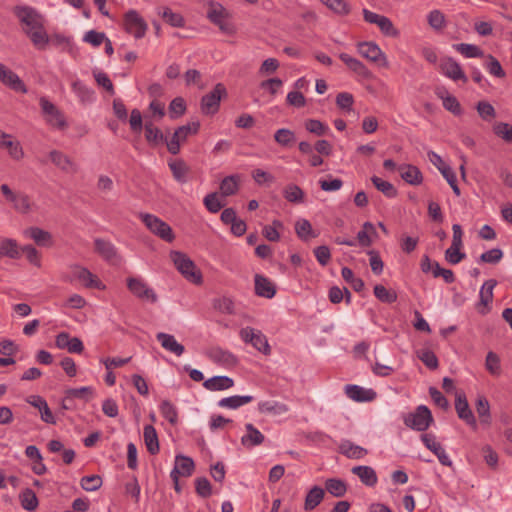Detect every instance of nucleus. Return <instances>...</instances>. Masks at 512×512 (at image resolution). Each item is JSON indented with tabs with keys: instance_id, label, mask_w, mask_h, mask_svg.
<instances>
[{
	"instance_id": "1",
	"label": "nucleus",
	"mask_w": 512,
	"mask_h": 512,
	"mask_svg": "<svg viewBox=\"0 0 512 512\" xmlns=\"http://www.w3.org/2000/svg\"><path fill=\"white\" fill-rule=\"evenodd\" d=\"M170 259L183 277L193 284L202 283V273L194 262L183 252L171 251Z\"/></svg>"
},
{
	"instance_id": "2",
	"label": "nucleus",
	"mask_w": 512,
	"mask_h": 512,
	"mask_svg": "<svg viewBox=\"0 0 512 512\" xmlns=\"http://www.w3.org/2000/svg\"><path fill=\"white\" fill-rule=\"evenodd\" d=\"M139 218L146 228L161 240L171 243L175 239V234L171 226L161 218L150 213H140Z\"/></svg>"
},
{
	"instance_id": "3",
	"label": "nucleus",
	"mask_w": 512,
	"mask_h": 512,
	"mask_svg": "<svg viewBox=\"0 0 512 512\" xmlns=\"http://www.w3.org/2000/svg\"><path fill=\"white\" fill-rule=\"evenodd\" d=\"M200 129V123L192 122L178 127L170 140L166 141L168 151L177 155L180 152L181 143L185 142L189 135L197 134Z\"/></svg>"
},
{
	"instance_id": "4",
	"label": "nucleus",
	"mask_w": 512,
	"mask_h": 512,
	"mask_svg": "<svg viewBox=\"0 0 512 512\" xmlns=\"http://www.w3.org/2000/svg\"><path fill=\"white\" fill-rule=\"evenodd\" d=\"M14 15L20 23L24 25V29H36L43 24V16L33 7L18 5L13 9Z\"/></svg>"
},
{
	"instance_id": "5",
	"label": "nucleus",
	"mask_w": 512,
	"mask_h": 512,
	"mask_svg": "<svg viewBox=\"0 0 512 512\" xmlns=\"http://www.w3.org/2000/svg\"><path fill=\"white\" fill-rule=\"evenodd\" d=\"M226 95V88L223 84L218 83L214 89L204 95L201 99V112L205 115H214L218 112L220 101Z\"/></svg>"
},
{
	"instance_id": "6",
	"label": "nucleus",
	"mask_w": 512,
	"mask_h": 512,
	"mask_svg": "<svg viewBox=\"0 0 512 512\" xmlns=\"http://www.w3.org/2000/svg\"><path fill=\"white\" fill-rule=\"evenodd\" d=\"M240 337L245 343H250L255 349L265 355L271 352L266 336L260 331L251 327H245L240 330Z\"/></svg>"
},
{
	"instance_id": "7",
	"label": "nucleus",
	"mask_w": 512,
	"mask_h": 512,
	"mask_svg": "<svg viewBox=\"0 0 512 512\" xmlns=\"http://www.w3.org/2000/svg\"><path fill=\"white\" fill-rule=\"evenodd\" d=\"M127 287L129 291L137 298L156 303L158 300L155 291L139 277H129L127 279Z\"/></svg>"
},
{
	"instance_id": "8",
	"label": "nucleus",
	"mask_w": 512,
	"mask_h": 512,
	"mask_svg": "<svg viewBox=\"0 0 512 512\" xmlns=\"http://www.w3.org/2000/svg\"><path fill=\"white\" fill-rule=\"evenodd\" d=\"M357 48L359 54L362 57L377 64L380 67L388 66L387 58L377 44L373 42H363L359 43Z\"/></svg>"
},
{
	"instance_id": "9",
	"label": "nucleus",
	"mask_w": 512,
	"mask_h": 512,
	"mask_svg": "<svg viewBox=\"0 0 512 512\" xmlns=\"http://www.w3.org/2000/svg\"><path fill=\"white\" fill-rule=\"evenodd\" d=\"M124 23L126 31L132 34L136 39L144 37L147 24L137 11H128L124 17Z\"/></svg>"
},
{
	"instance_id": "10",
	"label": "nucleus",
	"mask_w": 512,
	"mask_h": 512,
	"mask_svg": "<svg viewBox=\"0 0 512 512\" xmlns=\"http://www.w3.org/2000/svg\"><path fill=\"white\" fill-rule=\"evenodd\" d=\"M363 17L366 22L377 25L381 32L386 36L393 37L398 34L392 21L384 15L377 14L368 9H363Z\"/></svg>"
},
{
	"instance_id": "11",
	"label": "nucleus",
	"mask_w": 512,
	"mask_h": 512,
	"mask_svg": "<svg viewBox=\"0 0 512 512\" xmlns=\"http://www.w3.org/2000/svg\"><path fill=\"white\" fill-rule=\"evenodd\" d=\"M455 410L458 417L465 421L467 425L472 427L474 430L477 428V421L469 407L466 395L464 393H457L455 398Z\"/></svg>"
},
{
	"instance_id": "12",
	"label": "nucleus",
	"mask_w": 512,
	"mask_h": 512,
	"mask_svg": "<svg viewBox=\"0 0 512 512\" xmlns=\"http://www.w3.org/2000/svg\"><path fill=\"white\" fill-rule=\"evenodd\" d=\"M441 73L452 79L453 81L461 80L463 83L468 81L467 76L463 72L459 63H457L452 57L443 58L440 62Z\"/></svg>"
},
{
	"instance_id": "13",
	"label": "nucleus",
	"mask_w": 512,
	"mask_h": 512,
	"mask_svg": "<svg viewBox=\"0 0 512 512\" xmlns=\"http://www.w3.org/2000/svg\"><path fill=\"white\" fill-rule=\"evenodd\" d=\"M0 82L16 92L25 94L28 91L20 77L2 63H0Z\"/></svg>"
},
{
	"instance_id": "14",
	"label": "nucleus",
	"mask_w": 512,
	"mask_h": 512,
	"mask_svg": "<svg viewBox=\"0 0 512 512\" xmlns=\"http://www.w3.org/2000/svg\"><path fill=\"white\" fill-rule=\"evenodd\" d=\"M95 251L106 261L110 263H117L120 257L117 248L108 240L97 238L94 240Z\"/></svg>"
},
{
	"instance_id": "15",
	"label": "nucleus",
	"mask_w": 512,
	"mask_h": 512,
	"mask_svg": "<svg viewBox=\"0 0 512 512\" xmlns=\"http://www.w3.org/2000/svg\"><path fill=\"white\" fill-rule=\"evenodd\" d=\"M55 344L59 349H67L70 353H81L84 350L82 341L77 337L71 338L66 332L56 336Z\"/></svg>"
},
{
	"instance_id": "16",
	"label": "nucleus",
	"mask_w": 512,
	"mask_h": 512,
	"mask_svg": "<svg viewBox=\"0 0 512 512\" xmlns=\"http://www.w3.org/2000/svg\"><path fill=\"white\" fill-rule=\"evenodd\" d=\"M51 162L60 170L66 173H76L78 170L77 165L70 159L69 156L59 150H52L49 153Z\"/></svg>"
},
{
	"instance_id": "17",
	"label": "nucleus",
	"mask_w": 512,
	"mask_h": 512,
	"mask_svg": "<svg viewBox=\"0 0 512 512\" xmlns=\"http://www.w3.org/2000/svg\"><path fill=\"white\" fill-rule=\"evenodd\" d=\"M345 393L348 398L357 402L372 401L376 397V392L372 389H364L363 387L353 384L345 386Z\"/></svg>"
},
{
	"instance_id": "18",
	"label": "nucleus",
	"mask_w": 512,
	"mask_h": 512,
	"mask_svg": "<svg viewBox=\"0 0 512 512\" xmlns=\"http://www.w3.org/2000/svg\"><path fill=\"white\" fill-rule=\"evenodd\" d=\"M0 146L6 148L14 160H20L24 156L20 142L12 140V136L2 130H0Z\"/></svg>"
},
{
	"instance_id": "19",
	"label": "nucleus",
	"mask_w": 512,
	"mask_h": 512,
	"mask_svg": "<svg viewBox=\"0 0 512 512\" xmlns=\"http://www.w3.org/2000/svg\"><path fill=\"white\" fill-rule=\"evenodd\" d=\"M208 357L214 363L224 366H234L237 363V358L234 354L220 347L211 348L208 352Z\"/></svg>"
},
{
	"instance_id": "20",
	"label": "nucleus",
	"mask_w": 512,
	"mask_h": 512,
	"mask_svg": "<svg viewBox=\"0 0 512 512\" xmlns=\"http://www.w3.org/2000/svg\"><path fill=\"white\" fill-rule=\"evenodd\" d=\"M338 451L349 459H362L368 453L367 449L354 444L350 440H342L338 446Z\"/></svg>"
},
{
	"instance_id": "21",
	"label": "nucleus",
	"mask_w": 512,
	"mask_h": 512,
	"mask_svg": "<svg viewBox=\"0 0 512 512\" xmlns=\"http://www.w3.org/2000/svg\"><path fill=\"white\" fill-rule=\"evenodd\" d=\"M156 339L160 342L162 348L176 356H181L185 351L184 346L178 343L176 338L171 334L159 332L156 334Z\"/></svg>"
},
{
	"instance_id": "22",
	"label": "nucleus",
	"mask_w": 512,
	"mask_h": 512,
	"mask_svg": "<svg viewBox=\"0 0 512 512\" xmlns=\"http://www.w3.org/2000/svg\"><path fill=\"white\" fill-rule=\"evenodd\" d=\"M246 434L241 437V444L244 447L252 448L261 445L264 442V435L254 427L253 424L247 423L245 425Z\"/></svg>"
},
{
	"instance_id": "23",
	"label": "nucleus",
	"mask_w": 512,
	"mask_h": 512,
	"mask_svg": "<svg viewBox=\"0 0 512 512\" xmlns=\"http://www.w3.org/2000/svg\"><path fill=\"white\" fill-rule=\"evenodd\" d=\"M194 468L195 464L191 457L177 455L175 457V465L171 473L183 477H189L192 475Z\"/></svg>"
},
{
	"instance_id": "24",
	"label": "nucleus",
	"mask_w": 512,
	"mask_h": 512,
	"mask_svg": "<svg viewBox=\"0 0 512 512\" xmlns=\"http://www.w3.org/2000/svg\"><path fill=\"white\" fill-rule=\"evenodd\" d=\"M255 293L256 295L264 298L271 299L276 294L274 284L266 277L256 274L255 275Z\"/></svg>"
},
{
	"instance_id": "25",
	"label": "nucleus",
	"mask_w": 512,
	"mask_h": 512,
	"mask_svg": "<svg viewBox=\"0 0 512 512\" xmlns=\"http://www.w3.org/2000/svg\"><path fill=\"white\" fill-rule=\"evenodd\" d=\"M24 32L30 38L33 45L39 50L45 49L49 43V36L45 31L44 23L36 29H24Z\"/></svg>"
},
{
	"instance_id": "26",
	"label": "nucleus",
	"mask_w": 512,
	"mask_h": 512,
	"mask_svg": "<svg viewBox=\"0 0 512 512\" xmlns=\"http://www.w3.org/2000/svg\"><path fill=\"white\" fill-rule=\"evenodd\" d=\"M339 58L343 63L354 73L358 74L363 78H369L371 73L367 67L358 59L350 56L347 53H340Z\"/></svg>"
},
{
	"instance_id": "27",
	"label": "nucleus",
	"mask_w": 512,
	"mask_h": 512,
	"mask_svg": "<svg viewBox=\"0 0 512 512\" xmlns=\"http://www.w3.org/2000/svg\"><path fill=\"white\" fill-rule=\"evenodd\" d=\"M203 386L209 391H222L233 387L234 380L228 376H214L205 380Z\"/></svg>"
},
{
	"instance_id": "28",
	"label": "nucleus",
	"mask_w": 512,
	"mask_h": 512,
	"mask_svg": "<svg viewBox=\"0 0 512 512\" xmlns=\"http://www.w3.org/2000/svg\"><path fill=\"white\" fill-rule=\"evenodd\" d=\"M325 490L320 486H313L306 494L304 501V510H314L324 499Z\"/></svg>"
},
{
	"instance_id": "29",
	"label": "nucleus",
	"mask_w": 512,
	"mask_h": 512,
	"mask_svg": "<svg viewBox=\"0 0 512 512\" xmlns=\"http://www.w3.org/2000/svg\"><path fill=\"white\" fill-rule=\"evenodd\" d=\"M174 179L183 184L188 181V174L190 172L189 166L182 159H176L168 163Z\"/></svg>"
},
{
	"instance_id": "30",
	"label": "nucleus",
	"mask_w": 512,
	"mask_h": 512,
	"mask_svg": "<svg viewBox=\"0 0 512 512\" xmlns=\"http://www.w3.org/2000/svg\"><path fill=\"white\" fill-rule=\"evenodd\" d=\"M352 473L357 475L366 486L373 487L377 483L376 472L370 466H355L352 468Z\"/></svg>"
},
{
	"instance_id": "31",
	"label": "nucleus",
	"mask_w": 512,
	"mask_h": 512,
	"mask_svg": "<svg viewBox=\"0 0 512 512\" xmlns=\"http://www.w3.org/2000/svg\"><path fill=\"white\" fill-rule=\"evenodd\" d=\"M145 139L152 146H157L161 143H166L167 138L163 135L162 131L154 126L152 121H146L144 125Z\"/></svg>"
},
{
	"instance_id": "32",
	"label": "nucleus",
	"mask_w": 512,
	"mask_h": 512,
	"mask_svg": "<svg viewBox=\"0 0 512 512\" xmlns=\"http://www.w3.org/2000/svg\"><path fill=\"white\" fill-rule=\"evenodd\" d=\"M24 234L39 246H48L52 243L51 234L39 227H30L24 231Z\"/></svg>"
},
{
	"instance_id": "33",
	"label": "nucleus",
	"mask_w": 512,
	"mask_h": 512,
	"mask_svg": "<svg viewBox=\"0 0 512 512\" xmlns=\"http://www.w3.org/2000/svg\"><path fill=\"white\" fill-rule=\"evenodd\" d=\"M143 437L148 452L151 455L157 454L159 452V441L156 429L152 425H145Z\"/></svg>"
},
{
	"instance_id": "34",
	"label": "nucleus",
	"mask_w": 512,
	"mask_h": 512,
	"mask_svg": "<svg viewBox=\"0 0 512 512\" xmlns=\"http://www.w3.org/2000/svg\"><path fill=\"white\" fill-rule=\"evenodd\" d=\"M253 399H254V397L250 396V395H244V396L233 395L230 397L222 398L218 402V406L222 407V408H228V409H237L245 404L252 402Z\"/></svg>"
},
{
	"instance_id": "35",
	"label": "nucleus",
	"mask_w": 512,
	"mask_h": 512,
	"mask_svg": "<svg viewBox=\"0 0 512 512\" xmlns=\"http://www.w3.org/2000/svg\"><path fill=\"white\" fill-rule=\"evenodd\" d=\"M375 226L371 222H365L362 229L357 233V240L360 246L369 247L372 244V236H376Z\"/></svg>"
},
{
	"instance_id": "36",
	"label": "nucleus",
	"mask_w": 512,
	"mask_h": 512,
	"mask_svg": "<svg viewBox=\"0 0 512 512\" xmlns=\"http://www.w3.org/2000/svg\"><path fill=\"white\" fill-rule=\"evenodd\" d=\"M261 413H269L273 415H281L286 413L289 408L286 404L277 401H263L258 404Z\"/></svg>"
},
{
	"instance_id": "37",
	"label": "nucleus",
	"mask_w": 512,
	"mask_h": 512,
	"mask_svg": "<svg viewBox=\"0 0 512 512\" xmlns=\"http://www.w3.org/2000/svg\"><path fill=\"white\" fill-rule=\"evenodd\" d=\"M325 489L334 497H343L347 492V485L341 479L329 478L325 481Z\"/></svg>"
},
{
	"instance_id": "38",
	"label": "nucleus",
	"mask_w": 512,
	"mask_h": 512,
	"mask_svg": "<svg viewBox=\"0 0 512 512\" xmlns=\"http://www.w3.org/2000/svg\"><path fill=\"white\" fill-rule=\"evenodd\" d=\"M497 285L495 279H489L484 282L479 291V303L478 305L487 306L493 300V289Z\"/></svg>"
},
{
	"instance_id": "39",
	"label": "nucleus",
	"mask_w": 512,
	"mask_h": 512,
	"mask_svg": "<svg viewBox=\"0 0 512 512\" xmlns=\"http://www.w3.org/2000/svg\"><path fill=\"white\" fill-rule=\"evenodd\" d=\"M295 232L303 241H308L309 239L317 236L312 229L311 223L306 219H300L295 223Z\"/></svg>"
},
{
	"instance_id": "40",
	"label": "nucleus",
	"mask_w": 512,
	"mask_h": 512,
	"mask_svg": "<svg viewBox=\"0 0 512 512\" xmlns=\"http://www.w3.org/2000/svg\"><path fill=\"white\" fill-rule=\"evenodd\" d=\"M0 251L1 255L7 256L11 259H19L21 256L20 248L18 247L16 240L10 238L2 240Z\"/></svg>"
},
{
	"instance_id": "41",
	"label": "nucleus",
	"mask_w": 512,
	"mask_h": 512,
	"mask_svg": "<svg viewBox=\"0 0 512 512\" xmlns=\"http://www.w3.org/2000/svg\"><path fill=\"white\" fill-rule=\"evenodd\" d=\"M283 196L288 202L302 203L305 193L298 185L288 184L283 190Z\"/></svg>"
},
{
	"instance_id": "42",
	"label": "nucleus",
	"mask_w": 512,
	"mask_h": 512,
	"mask_svg": "<svg viewBox=\"0 0 512 512\" xmlns=\"http://www.w3.org/2000/svg\"><path fill=\"white\" fill-rule=\"evenodd\" d=\"M239 187V177L230 175L225 177L220 183V191L223 196H231L235 194Z\"/></svg>"
},
{
	"instance_id": "43",
	"label": "nucleus",
	"mask_w": 512,
	"mask_h": 512,
	"mask_svg": "<svg viewBox=\"0 0 512 512\" xmlns=\"http://www.w3.org/2000/svg\"><path fill=\"white\" fill-rule=\"evenodd\" d=\"M438 95L442 99L443 107L447 111L451 112L455 116H459L462 114L461 104L455 96L450 95L448 93H446V95L438 93Z\"/></svg>"
},
{
	"instance_id": "44",
	"label": "nucleus",
	"mask_w": 512,
	"mask_h": 512,
	"mask_svg": "<svg viewBox=\"0 0 512 512\" xmlns=\"http://www.w3.org/2000/svg\"><path fill=\"white\" fill-rule=\"evenodd\" d=\"M454 48L466 58H477L484 56V52L474 44L459 43L455 44Z\"/></svg>"
},
{
	"instance_id": "45",
	"label": "nucleus",
	"mask_w": 512,
	"mask_h": 512,
	"mask_svg": "<svg viewBox=\"0 0 512 512\" xmlns=\"http://www.w3.org/2000/svg\"><path fill=\"white\" fill-rule=\"evenodd\" d=\"M274 140L283 147L291 146L296 138L295 133L287 128H280L274 134Z\"/></svg>"
},
{
	"instance_id": "46",
	"label": "nucleus",
	"mask_w": 512,
	"mask_h": 512,
	"mask_svg": "<svg viewBox=\"0 0 512 512\" xmlns=\"http://www.w3.org/2000/svg\"><path fill=\"white\" fill-rule=\"evenodd\" d=\"M208 19L214 24H220V20L226 19L228 13L226 9L219 3H211L208 12Z\"/></svg>"
},
{
	"instance_id": "47",
	"label": "nucleus",
	"mask_w": 512,
	"mask_h": 512,
	"mask_svg": "<svg viewBox=\"0 0 512 512\" xmlns=\"http://www.w3.org/2000/svg\"><path fill=\"white\" fill-rule=\"evenodd\" d=\"M433 423L432 413L425 405H418V431H425Z\"/></svg>"
},
{
	"instance_id": "48",
	"label": "nucleus",
	"mask_w": 512,
	"mask_h": 512,
	"mask_svg": "<svg viewBox=\"0 0 512 512\" xmlns=\"http://www.w3.org/2000/svg\"><path fill=\"white\" fill-rule=\"evenodd\" d=\"M484 66L492 76L497 78H504L506 75L499 60L491 54L486 56V62Z\"/></svg>"
},
{
	"instance_id": "49",
	"label": "nucleus",
	"mask_w": 512,
	"mask_h": 512,
	"mask_svg": "<svg viewBox=\"0 0 512 512\" xmlns=\"http://www.w3.org/2000/svg\"><path fill=\"white\" fill-rule=\"evenodd\" d=\"M21 505L27 511H34L38 506V499L32 489H25L20 495Z\"/></svg>"
},
{
	"instance_id": "50",
	"label": "nucleus",
	"mask_w": 512,
	"mask_h": 512,
	"mask_svg": "<svg viewBox=\"0 0 512 512\" xmlns=\"http://www.w3.org/2000/svg\"><path fill=\"white\" fill-rule=\"evenodd\" d=\"M160 412L162 416L172 425L178 421V412L176 407L169 401L164 400L160 405Z\"/></svg>"
},
{
	"instance_id": "51",
	"label": "nucleus",
	"mask_w": 512,
	"mask_h": 512,
	"mask_svg": "<svg viewBox=\"0 0 512 512\" xmlns=\"http://www.w3.org/2000/svg\"><path fill=\"white\" fill-rule=\"evenodd\" d=\"M462 245L451 244V246L445 251V259L448 263L456 265L465 259L466 254L461 252Z\"/></svg>"
},
{
	"instance_id": "52",
	"label": "nucleus",
	"mask_w": 512,
	"mask_h": 512,
	"mask_svg": "<svg viewBox=\"0 0 512 512\" xmlns=\"http://www.w3.org/2000/svg\"><path fill=\"white\" fill-rule=\"evenodd\" d=\"M322 4L338 15H347L350 12V6L345 0H320Z\"/></svg>"
},
{
	"instance_id": "53",
	"label": "nucleus",
	"mask_w": 512,
	"mask_h": 512,
	"mask_svg": "<svg viewBox=\"0 0 512 512\" xmlns=\"http://www.w3.org/2000/svg\"><path fill=\"white\" fill-rule=\"evenodd\" d=\"M80 485L85 491L93 492L102 486V478L99 475L84 476L80 480Z\"/></svg>"
},
{
	"instance_id": "54",
	"label": "nucleus",
	"mask_w": 512,
	"mask_h": 512,
	"mask_svg": "<svg viewBox=\"0 0 512 512\" xmlns=\"http://www.w3.org/2000/svg\"><path fill=\"white\" fill-rule=\"evenodd\" d=\"M76 276L86 287L99 288L100 286V281L86 268H79Z\"/></svg>"
},
{
	"instance_id": "55",
	"label": "nucleus",
	"mask_w": 512,
	"mask_h": 512,
	"mask_svg": "<svg viewBox=\"0 0 512 512\" xmlns=\"http://www.w3.org/2000/svg\"><path fill=\"white\" fill-rule=\"evenodd\" d=\"M372 180V183L374 184V186L379 190L381 191L385 196L389 197V198H392V197H395L396 196V189L394 188V186L388 182V181H385L377 176H373L371 178Z\"/></svg>"
},
{
	"instance_id": "56",
	"label": "nucleus",
	"mask_w": 512,
	"mask_h": 512,
	"mask_svg": "<svg viewBox=\"0 0 512 512\" xmlns=\"http://www.w3.org/2000/svg\"><path fill=\"white\" fill-rule=\"evenodd\" d=\"M493 132L505 142L512 143V125L505 122H498L493 126Z\"/></svg>"
},
{
	"instance_id": "57",
	"label": "nucleus",
	"mask_w": 512,
	"mask_h": 512,
	"mask_svg": "<svg viewBox=\"0 0 512 512\" xmlns=\"http://www.w3.org/2000/svg\"><path fill=\"white\" fill-rule=\"evenodd\" d=\"M485 367L490 374L496 376L499 375L501 372L499 356L496 353L489 351L486 355Z\"/></svg>"
},
{
	"instance_id": "58",
	"label": "nucleus",
	"mask_w": 512,
	"mask_h": 512,
	"mask_svg": "<svg viewBox=\"0 0 512 512\" xmlns=\"http://www.w3.org/2000/svg\"><path fill=\"white\" fill-rule=\"evenodd\" d=\"M374 295L378 300L384 303H392L397 298L393 291L388 290L385 286L380 284L374 287Z\"/></svg>"
},
{
	"instance_id": "59",
	"label": "nucleus",
	"mask_w": 512,
	"mask_h": 512,
	"mask_svg": "<svg viewBox=\"0 0 512 512\" xmlns=\"http://www.w3.org/2000/svg\"><path fill=\"white\" fill-rule=\"evenodd\" d=\"M305 128L307 131L317 136H322L329 132V127L316 119H308L305 122Z\"/></svg>"
},
{
	"instance_id": "60",
	"label": "nucleus",
	"mask_w": 512,
	"mask_h": 512,
	"mask_svg": "<svg viewBox=\"0 0 512 512\" xmlns=\"http://www.w3.org/2000/svg\"><path fill=\"white\" fill-rule=\"evenodd\" d=\"M162 18L173 27H183L184 18L179 13H174L170 8L163 9Z\"/></svg>"
},
{
	"instance_id": "61",
	"label": "nucleus",
	"mask_w": 512,
	"mask_h": 512,
	"mask_svg": "<svg viewBox=\"0 0 512 512\" xmlns=\"http://www.w3.org/2000/svg\"><path fill=\"white\" fill-rule=\"evenodd\" d=\"M65 394L67 398H83L88 401L93 396V388L89 386L70 388L66 390Z\"/></svg>"
},
{
	"instance_id": "62",
	"label": "nucleus",
	"mask_w": 512,
	"mask_h": 512,
	"mask_svg": "<svg viewBox=\"0 0 512 512\" xmlns=\"http://www.w3.org/2000/svg\"><path fill=\"white\" fill-rule=\"evenodd\" d=\"M11 202L14 208L20 213L26 214L31 210L30 198L26 194H16L14 201Z\"/></svg>"
},
{
	"instance_id": "63",
	"label": "nucleus",
	"mask_w": 512,
	"mask_h": 512,
	"mask_svg": "<svg viewBox=\"0 0 512 512\" xmlns=\"http://www.w3.org/2000/svg\"><path fill=\"white\" fill-rule=\"evenodd\" d=\"M106 38L107 37L104 32L89 30L85 33L83 41L91 44L94 47H99L106 40Z\"/></svg>"
},
{
	"instance_id": "64",
	"label": "nucleus",
	"mask_w": 512,
	"mask_h": 512,
	"mask_svg": "<svg viewBox=\"0 0 512 512\" xmlns=\"http://www.w3.org/2000/svg\"><path fill=\"white\" fill-rule=\"evenodd\" d=\"M170 117L176 118L183 115L186 111V103L182 97L174 98L169 105Z\"/></svg>"
}]
</instances>
